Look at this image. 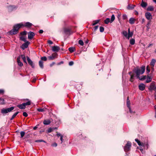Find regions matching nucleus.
I'll return each mask as SVG.
<instances>
[{
  "instance_id": "nucleus-31",
  "label": "nucleus",
  "mask_w": 156,
  "mask_h": 156,
  "mask_svg": "<svg viewBox=\"0 0 156 156\" xmlns=\"http://www.w3.org/2000/svg\"><path fill=\"white\" fill-rule=\"evenodd\" d=\"M110 21V19L109 18H107L104 20L105 23L106 24H108Z\"/></svg>"
},
{
  "instance_id": "nucleus-3",
  "label": "nucleus",
  "mask_w": 156,
  "mask_h": 156,
  "mask_svg": "<svg viewBox=\"0 0 156 156\" xmlns=\"http://www.w3.org/2000/svg\"><path fill=\"white\" fill-rule=\"evenodd\" d=\"M131 146V143L129 141H128L127 143L124 147V151L127 152L130 150V148Z\"/></svg>"
},
{
  "instance_id": "nucleus-19",
  "label": "nucleus",
  "mask_w": 156,
  "mask_h": 156,
  "mask_svg": "<svg viewBox=\"0 0 156 156\" xmlns=\"http://www.w3.org/2000/svg\"><path fill=\"white\" fill-rule=\"evenodd\" d=\"M39 64L40 67L42 69H43L44 67L43 66V62L42 61L40 60L39 61Z\"/></svg>"
},
{
  "instance_id": "nucleus-52",
  "label": "nucleus",
  "mask_w": 156,
  "mask_h": 156,
  "mask_svg": "<svg viewBox=\"0 0 156 156\" xmlns=\"http://www.w3.org/2000/svg\"><path fill=\"white\" fill-rule=\"evenodd\" d=\"M27 34V32L25 31H24L23 32L21 33V34L22 35H26Z\"/></svg>"
},
{
  "instance_id": "nucleus-25",
  "label": "nucleus",
  "mask_w": 156,
  "mask_h": 156,
  "mask_svg": "<svg viewBox=\"0 0 156 156\" xmlns=\"http://www.w3.org/2000/svg\"><path fill=\"white\" fill-rule=\"evenodd\" d=\"M69 51L71 52H73L75 50V48L73 47H70L69 48Z\"/></svg>"
},
{
  "instance_id": "nucleus-17",
  "label": "nucleus",
  "mask_w": 156,
  "mask_h": 156,
  "mask_svg": "<svg viewBox=\"0 0 156 156\" xmlns=\"http://www.w3.org/2000/svg\"><path fill=\"white\" fill-rule=\"evenodd\" d=\"M147 4V3L142 1L141 4V5L143 8L146 7Z\"/></svg>"
},
{
  "instance_id": "nucleus-41",
  "label": "nucleus",
  "mask_w": 156,
  "mask_h": 156,
  "mask_svg": "<svg viewBox=\"0 0 156 156\" xmlns=\"http://www.w3.org/2000/svg\"><path fill=\"white\" fill-rule=\"evenodd\" d=\"M146 71L148 73L150 71V67L149 66H147L146 67Z\"/></svg>"
},
{
  "instance_id": "nucleus-57",
  "label": "nucleus",
  "mask_w": 156,
  "mask_h": 156,
  "mask_svg": "<svg viewBox=\"0 0 156 156\" xmlns=\"http://www.w3.org/2000/svg\"><path fill=\"white\" fill-rule=\"evenodd\" d=\"M98 26H95L94 27V31H95L98 29Z\"/></svg>"
},
{
  "instance_id": "nucleus-27",
  "label": "nucleus",
  "mask_w": 156,
  "mask_h": 156,
  "mask_svg": "<svg viewBox=\"0 0 156 156\" xmlns=\"http://www.w3.org/2000/svg\"><path fill=\"white\" fill-rule=\"evenodd\" d=\"M1 112L3 114H6L8 113L6 109L3 108L1 110Z\"/></svg>"
},
{
  "instance_id": "nucleus-13",
  "label": "nucleus",
  "mask_w": 156,
  "mask_h": 156,
  "mask_svg": "<svg viewBox=\"0 0 156 156\" xmlns=\"http://www.w3.org/2000/svg\"><path fill=\"white\" fill-rule=\"evenodd\" d=\"M51 121L49 119L44 120L43 121V123L45 125H48L50 123Z\"/></svg>"
},
{
  "instance_id": "nucleus-1",
  "label": "nucleus",
  "mask_w": 156,
  "mask_h": 156,
  "mask_svg": "<svg viewBox=\"0 0 156 156\" xmlns=\"http://www.w3.org/2000/svg\"><path fill=\"white\" fill-rule=\"evenodd\" d=\"M32 25V24L29 22H27L24 24L22 23L17 24L14 25L13 29L9 31V33L11 35L15 34L17 33L20 27H26L29 28Z\"/></svg>"
},
{
  "instance_id": "nucleus-53",
  "label": "nucleus",
  "mask_w": 156,
  "mask_h": 156,
  "mask_svg": "<svg viewBox=\"0 0 156 156\" xmlns=\"http://www.w3.org/2000/svg\"><path fill=\"white\" fill-rule=\"evenodd\" d=\"M23 116L25 117H27V116H28V114H27V113L25 112H24L23 113Z\"/></svg>"
},
{
  "instance_id": "nucleus-33",
  "label": "nucleus",
  "mask_w": 156,
  "mask_h": 156,
  "mask_svg": "<svg viewBox=\"0 0 156 156\" xmlns=\"http://www.w3.org/2000/svg\"><path fill=\"white\" fill-rule=\"evenodd\" d=\"M146 78V76H141V77H140V78H138L140 80H145Z\"/></svg>"
},
{
  "instance_id": "nucleus-36",
  "label": "nucleus",
  "mask_w": 156,
  "mask_h": 156,
  "mask_svg": "<svg viewBox=\"0 0 156 156\" xmlns=\"http://www.w3.org/2000/svg\"><path fill=\"white\" fill-rule=\"evenodd\" d=\"M151 23L150 21L146 25V27L147 28V30H148L149 29H150L149 26L150 25Z\"/></svg>"
},
{
  "instance_id": "nucleus-47",
  "label": "nucleus",
  "mask_w": 156,
  "mask_h": 156,
  "mask_svg": "<svg viewBox=\"0 0 156 156\" xmlns=\"http://www.w3.org/2000/svg\"><path fill=\"white\" fill-rule=\"evenodd\" d=\"M52 130L53 129L51 128H50L47 130V131L48 133H50L51 132Z\"/></svg>"
},
{
  "instance_id": "nucleus-12",
  "label": "nucleus",
  "mask_w": 156,
  "mask_h": 156,
  "mask_svg": "<svg viewBox=\"0 0 156 156\" xmlns=\"http://www.w3.org/2000/svg\"><path fill=\"white\" fill-rule=\"evenodd\" d=\"M152 77L151 76H147V80H146V82L147 83H148L151 81Z\"/></svg>"
},
{
  "instance_id": "nucleus-26",
  "label": "nucleus",
  "mask_w": 156,
  "mask_h": 156,
  "mask_svg": "<svg viewBox=\"0 0 156 156\" xmlns=\"http://www.w3.org/2000/svg\"><path fill=\"white\" fill-rule=\"evenodd\" d=\"M134 74H133L132 75H131L130 76V81L131 82H133L134 80Z\"/></svg>"
},
{
  "instance_id": "nucleus-61",
  "label": "nucleus",
  "mask_w": 156,
  "mask_h": 156,
  "mask_svg": "<svg viewBox=\"0 0 156 156\" xmlns=\"http://www.w3.org/2000/svg\"><path fill=\"white\" fill-rule=\"evenodd\" d=\"M43 32V30H41L39 31V33L40 34H42Z\"/></svg>"
},
{
  "instance_id": "nucleus-51",
  "label": "nucleus",
  "mask_w": 156,
  "mask_h": 156,
  "mask_svg": "<svg viewBox=\"0 0 156 156\" xmlns=\"http://www.w3.org/2000/svg\"><path fill=\"white\" fill-rule=\"evenodd\" d=\"M37 110L39 112H43L44 111L43 108H38Z\"/></svg>"
},
{
  "instance_id": "nucleus-29",
  "label": "nucleus",
  "mask_w": 156,
  "mask_h": 156,
  "mask_svg": "<svg viewBox=\"0 0 156 156\" xmlns=\"http://www.w3.org/2000/svg\"><path fill=\"white\" fill-rule=\"evenodd\" d=\"M19 112H18L14 113L12 116V117L10 119V120H12L15 118V117L18 114Z\"/></svg>"
},
{
  "instance_id": "nucleus-34",
  "label": "nucleus",
  "mask_w": 156,
  "mask_h": 156,
  "mask_svg": "<svg viewBox=\"0 0 156 156\" xmlns=\"http://www.w3.org/2000/svg\"><path fill=\"white\" fill-rule=\"evenodd\" d=\"M115 16L113 14L111 16V20L110 21L111 23H112L115 20Z\"/></svg>"
},
{
  "instance_id": "nucleus-39",
  "label": "nucleus",
  "mask_w": 156,
  "mask_h": 156,
  "mask_svg": "<svg viewBox=\"0 0 156 156\" xmlns=\"http://www.w3.org/2000/svg\"><path fill=\"white\" fill-rule=\"evenodd\" d=\"M123 34L125 37H127L128 33L126 31H123Z\"/></svg>"
},
{
  "instance_id": "nucleus-16",
  "label": "nucleus",
  "mask_w": 156,
  "mask_h": 156,
  "mask_svg": "<svg viewBox=\"0 0 156 156\" xmlns=\"http://www.w3.org/2000/svg\"><path fill=\"white\" fill-rule=\"evenodd\" d=\"M8 8L9 11H11L15 8V7L14 6L10 5L8 7Z\"/></svg>"
},
{
  "instance_id": "nucleus-50",
  "label": "nucleus",
  "mask_w": 156,
  "mask_h": 156,
  "mask_svg": "<svg viewBox=\"0 0 156 156\" xmlns=\"http://www.w3.org/2000/svg\"><path fill=\"white\" fill-rule=\"evenodd\" d=\"M127 16L126 14H124L122 15V19L123 20H126L127 19Z\"/></svg>"
},
{
  "instance_id": "nucleus-10",
  "label": "nucleus",
  "mask_w": 156,
  "mask_h": 156,
  "mask_svg": "<svg viewBox=\"0 0 156 156\" xmlns=\"http://www.w3.org/2000/svg\"><path fill=\"white\" fill-rule=\"evenodd\" d=\"M20 56H18L17 58V61L18 65L20 66H23V63L20 61Z\"/></svg>"
},
{
  "instance_id": "nucleus-23",
  "label": "nucleus",
  "mask_w": 156,
  "mask_h": 156,
  "mask_svg": "<svg viewBox=\"0 0 156 156\" xmlns=\"http://www.w3.org/2000/svg\"><path fill=\"white\" fill-rule=\"evenodd\" d=\"M21 57L22 59H23V62L25 63L26 64H27V62L26 61V57H25V56L24 55H21Z\"/></svg>"
},
{
  "instance_id": "nucleus-21",
  "label": "nucleus",
  "mask_w": 156,
  "mask_h": 156,
  "mask_svg": "<svg viewBox=\"0 0 156 156\" xmlns=\"http://www.w3.org/2000/svg\"><path fill=\"white\" fill-rule=\"evenodd\" d=\"M154 10V8L153 6H148L147 8V10L149 11H152Z\"/></svg>"
},
{
  "instance_id": "nucleus-20",
  "label": "nucleus",
  "mask_w": 156,
  "mask_h": 156,
  "mask_svg": "<svg viewBox=\"0 0 156 156\" xmlns=\"http://www.w3.org/2000/svg\"><path fill=\"white\" fill-rule=\"evenodd\" d=\"M147 145L148 144L147 143H141V145L140 146L144 147L145 148H146L147 149Z\"/></svg>"
},
{
  "instance_id": "nucleus-55",
  "label": "nucleus",
  "mask_w": 156,
  "mask_h": 156,
  "mask_svg": "<svg viewBox=\"0 0 156 156\" xmlns=\"http://www.w3.org/2000/svg\"><path fill=\"white\" fill-rule=\"evenodd\" d=\"M56 135L58 137H61V136H62V135L61 134L59 133H58V132H57V134Z\"/></svg>"
},
{
  "instance_id": "nucleus-46",
  "label": "nucleus",
  "mask_w": 156,
  "mask_h": 156,
  "mask_svg": "<svg viewBox=\"0 0 156 156\" xmlns=\"http://www.w3.org/2000/svg\"><path fill=\"white\" fill-rule=\"evenodd\" d=\"M20 133L21 135V138L23 137L24 136L25 134V133L23 131H21Z\"/></svg>"
},
{
  "instance_id": "nucleus-7",
  "label": "nucleus",
  "mask_w": 156,
  "mask_h": 156,
  "mask_svg": "<svg viewBox=\"0 0 156 156\" xmlns=\"http://www.w3.org/2000/svg\"><path fill=\"white\" fill-rule=\"evenodd\" d=\"M27 58L28 63L30 65L32 68H34V65L33 62L31 61V60L30 58L28 57L27 56Z\"/></svg>"
},
{
  "instance_id": "nucleus-37",
  "label": "nucleus",
  "mask_w": 156,
  "mask_h": 156,
  "mask_svg": "<svg viewBox=\"0 0 156 156\" xmlns=\"http://www.w3.org/2000/svg\"><path fill=\"white\" fill-rule=\"evenodd\" d=\"M64 31L66 34H67L68 33L70 32V30L69 29L65 28L64 30Z\"/></svg>"
},
{
  "instance_id": "nucleus-28",
  "label": "nucleus",
  "mask_w": 156,
  "mask_h": 156,
  "mask_svg": "<svg viewBox=\"0 0 156 156\" xmlns=\"http://www.w3.org/2000/svg\"><path fill=\"white\" fill-rule=\"evenodd\" d=\"M135 7V5H129L128 7V8L129 9H132L134 8Z\"/></svg>"
},
{
  "instance_id": "nucleus-64",
  "label": "nucleus",
  "mask_w": 156,
  "mask_h": 156,
  "mask_svg": "<svg viewBox=\"0 0 156 156\" xmlns=\"http://www.w3.org/2000/svg\"><path fill=\"white\" fill-rule=\"evenodd\" d=\"M153 45V44H149L148 46V48H149V47H150L151 46H152Z\"/></svg>"
},
{
  "instance_id": "nucleus-6",
  "label": "nucleus",
  "mask_w": 156,
  "mask_h": 156,
  "mask_svg": "<svg viewBox=\"0 0 156 156\" xmlns=\"http://www.w3.org/2000/svg\"><path fill=\"white\" fill-rule=\"evenodd\" d=\"M146 18L148 20H151L152 19V16L151 14L149 12H147L145 13Z\"/></svg>"
},
{
  "instance_id": "nucleus-63",
  "label": "nucleus",
  "mask_w": 156,
  "mask_h": 156,
  "mask_svg": "<svg viewBox=\"0 0 156 156\" xmlns=\"http://www.w3.org/2000/svg\"><path fill=\"white\" fill-rule=\"evenodd\" d=\"M151 72H152L154 70V66H151Z\"/></svg>"
},
{
  "instance_id": "nucleus-9",
  "label": "nucleus",
  "mask_w": 156,
  "mask_h": 156,
  "mask_svg": "<svg viewBox=\"0 0 156 156\" xmlns=\"http://www.w3.org/2000/svg\"><path fill=\"white\" fill-rule=\"evenodd\" d=\"M29 44V42L28 41L23 44L21 47L22 49L24 50L25 48H27L28 47Z\"/></svg>"
},
{
  "instance_id": "nucleus-8",
  "label": "nucleus",
  "mask_w": 156,
  "mask_h": 156,
  "mask_svg": "<svg viewBox=\"0 0 156 156\" xmlns=\"http://www.w3.org/2000/svg\"><path fill=\"white\" fill-rule=\"evenodd\" d=\"M60 48L58 46H55L52 47V50L54 51L57 52L59 50Z\"/></svg>"
},
{
  "instance_id": "nucleus-32",
  "label": "nucleus",
  "mask_w": 156,
  "mask_h": 156,
  "mask_svg": "<svg viewBox=\"0 0 156 156\" xmlns=\"http://www.w3.org/2000/svg\"><path fill=\"white\" fill-rule=\"evenodd\" d=\"M0 103L2 105L5 104L4 100L3 98H0Z\"/></svg>"
},
{
  "instance_id": "nucleus-42",
  "label": "nucleus",
  "mask_w": 156,
  "mask_h": 156,
  "mask_svg": "<svg viewBox=\"0 0 156 156\" xmlns=\"http://www.w3.org/2000/svg\"><path fill=\"white\" fill-rule=\"evenodd\" d=\"M20 40H21L22 41H26V39L25 37H24L22 36L21 37H20Z\"/></svg>"
},
{
  "instance_id": "nucleus-22",
  "label": "nucleus",
  "mask_w": 156,
  "mask_h": 156,
  "mask_svg": "<svg viewBox=\"0 0 156 156\" xmlns=\"http://www.w3.org/2000/svg\"><path fill=\"white\" fill-rule=\"evenodd\" d=\"M133 34V32L129 33L127 35V38L129 39L130 37H131Z\"/></svg>"
},
{
  "instance_id": "nucleus-30",
  "label": "nucleus",
  "mask_w": 156,
  "mask_h": 156,
  "mask_svg": "<svg viewBox=\"0 0 156 156\" xmlns=\"http://www.w3.org/2000/svg\"><path fill=\"white\" fill-rule=\"evenodd\" d=\"M135 43V40L133 39H132L130 40V43L131 45H133Z\"/></svg>"
},
{
  "instance_id": "nucleus-58",
  "label": "nucleus",
  "mask_w": 156,
  "mask_h": 156,
  "mask_svg": "<svg viewBox=\"0 0 156 156\" xmlns=\"http://www.w3.org/2000/svg\"><path fill=\"white\" fill-rule=\"evenodd\" d=\"M48 43L49 44H53V42L51 40H48Z\"/></svg>"
},
{
  "instance_id": "nucleus-56",
  "label": "nucleus",
  "mask_w": 156,
  "mask_h": 156,
  "mask_svg": "<svg viewBox=\"0 0 156 156\" xmlns=\"http://www.w3.org/2000/svg\"><path fill=\"white\" fill-rule=\"evenodd\" d=\"M73 61L70 62L69 63V65L70 66H72L73 64Z\"/></svg>"
},
{
  "instance_id": "nucleus-49",
  "label": "nucleus",
  "mask_w": 156,
  "mask_h": 156,
  "mask_svg": "<svg viewBox=\"0 0 156 156\" xmlns=\"http://www.w3.org/2000/svg\"><path fill=\"white\" fill-rule=\"evenodd\" d=\"M104 30V28L102 27H100V31L101 32H102Z\"/></svg>"
},
{
  "instance_id": "nucleus-45",
  "label": "nucleus",
  "mask_w": 156,
  "mask_h": 156,
  "mask_svg": "<svg viewBox=\"0 0 156 156\" xmlns=\"http://www.w3.org/2000/svg\"><path fill=\"white\" fill-rule=\"evenodd\" d=\"M137 142V143H138V144L140 146L141 145V143L138 140V139H136L135 140Z\"/></svg>"
},
{
  "instance_id": "nucleus-59",
  "label": "nucleus",
  "mask_w": 156,
  "mask_h": 156,
  "mask_svg": "<svg viewBox=\"0 0 156 156\" xmlns=\"http://www.w3.org/2000/svg\"><path fill=\"white\" fill-rule=\"evenodd\" d=\"M4 92V90H3L0 89V94H3Z\"/></svg>"
},
{
  "instance_id": "nucleus-38",
  "label": "nucleus",
  "mask_w": 156,
  "mask_h": 156,
  "mask_svg": "<svg viewBox=\"0 0 156 156\" xmlns=\"http://www.w3.org/2000/svg\"><path fill=\"white\" fill-rule=\"evenodd\" d=\"M99 21V20H97L93 22V25L94 26L97 24Z\"/></svg>"
},
{
  "instance_id": "nucleus-4",
  "label": "nucleus",
  "mask_w": 156,
  "mask_h": 156,
  "mask_svg": "<svg viewBox=\"0 0 156 156\" xmlns=\"http://www.w3.org/2000/svg\"><path fill=\"white\" fill-rule=\"evenodd\" d=\"M155 82H153L150 84L149 89L150 90H154L155 89Z\"/></svg>"
},
{
  "instance_id": "nucleus-15",
  "label": "nucleus",
  "mask_w": 156,
  "mask_h": 156,
  "mask_svg": "<svg viewBox=\"0 0 156 156\" xmlns=\"http://www.w3.org/2000/svg\"><path fill=\"white\" fill-rule=\"evenodd\" d=\"M17 107L21 109H24L26 108L23 103L21 105H18Z\"/></svg>"
},
{
  "instance_id": "nucleus-54",
  "label": "nucleus",
  "mask_w": 156,
  "mask_h": 156,
  "mask_svg": "<svg viewBox=\"0 0 156 156\" xmlns=\"http://www.w3.org/2000/svg\"><path fill=\"white\" fill-rule=\"evenodd\" d=\"M57 145V143H55L51 144V146L54 147H56Z\"/></svg>"
},
{
  "instance_id": "nucleus-48",
  "label": "nucleus",
  "mask_w": 156,
  "mask_h": 156,
  "mask_svg": "<svg viewBox=\"0 0 156 156\" xmlns=\"http://www.w3.org/2000/svg\"><path fill=\"white\" fill-rule=\"evenodd\" d=\"M41 60H43L44 61H46L47 60V58L45 56L42 57L41 58Z\"/></svg>"
},
{
  "instance_id": "nucleus-14",
  "label": "nucleus",
  "mask_w": 156,
  "mask_h": 156,
  "mask_svg": "<svg viewBox=\"0 0 156 156\" xmlns=\"http://www.w3.org/2000/svg\"><path fill=\"white\" fill-rule=\"evenodd\" d=\"M135 21V19L134 18H131L129 20V22L130 24H133L134 23Z\"/></svg>"
},
{
  "instance_id": "nucleus-62",
  "label": "nucleus",
  "mask_w": 156,
  "mask_h": 156,
  "mask_svg": "<svg viewBox=\"0 0 156 156\" xmlns=\"http://www.w3.org/2000/svg\"><path fill=\"white\" fill-rule=\"evenodd\" d=\"M49 58H50V59H53L54 58V57H53V56H49Z\"/></svg>"
},
{
  "instance_id": "nucleus-2",
  "label": "nucleus",
  "mask_w": 156,
  "mask_h": 156,
  "mask_svg": "<svg viewBox=\"0 0 156 156\" xmlns=\"http://www.w3.org/2000/svg\"><path fill=\"white\" fill-rule=\"evenodd\" d=\"M145 66H143L140 68H137L135 69V73L136 74L137 78H140V75L142 74L145 72Z\"/></svg>"
},
{
  "instance_id": "nucleus-35",
  "label": "nucleus",
  "mask_w": 156,
  "mask_h": 156,
  "mask_svg": "<svg viewBox=\"0 0 156 156\" xmlns=\"http://www.w3.org/2000/svg\"><path fill=\"white\" fill-rule=\"evenodd\" d=\"M26 107V105H29L31 104V102L30 101H28V102L26 103H23Z\"/></svg>"
},
{
  "instance_id": "nucleus-11",
  "label": "nucleus",
  "mask_w": 156,
  "mask_h": 156,
  "mask_svg": "<svg viewBox=\"0 0 156 156\" xmlns=\"http://www.w3.org/2000/svg\"><path fill=\"white\" fill-rule=\"evenodd\" d=\"M139 89L141 90H143L145 88V85L143 83H140L139 86Z\"/></svg>"
},
{
  "instance_id": "nucleus-18",
  "label": "nucleus",
  "mask_w": 156,
  "mask_h": 156,
  "mask_svg": "<svg viewBox=\"0 0 156 156\" xmlns=\"http://www.w3.org/2000/svg\"><path fill=\"white\" fill-rule=\"evenodd\" d=\"M156 62V60L154 59H152L150 63L151 66H154V65Z\"/></svg>"
},
{
  "instance_id": "nucleus-43",
  "label": "nucleus",
  "mask_w": 156,
  "mask_h": 156,
  "mask_svg": "<svg viewBox=\"0 0 156 156\" xmlns=\"http://www.w3.org/2000/svg\"><path fill=\"white\" fill-rule=\"evenodd\" d=\"M79 44H80V45H82V46L84 44L83 41L82 40H80L79 41Z\"/></svg>"
},
{
  "instance_id": "nucleus-40",
  "label": "nucleus",
  "mask_w": 156,
  "mask_h": 156,
  "mask_svg": "<svg viewBox=\"0 0 156 156\" xmlns=\"http://www.w3.org/2000/svg\"><path fill=\"white\" fill-rule=\"evenodd\" d=\"M130 103L129 102V98L128 97L127 99V106L129 107L130 106Z\"/></svg>"
},
{
  "instance_id": "nucleus-24",
  "label": "nucleus",
  "mask_w": 156,
  "mask_h": 156,
  "mask_svg": "<svg viewBox=\"0 0 156 156\" xmlns=\"http://www.w3.org/2000/svg\"><path fill=\"white\" fill-rule=\"evenodd\" d=\"M14 109V107H11L10 108H8L6 109L8 113L9 112H11L12 110H13Z\"/></svg>"
},
{
  "instance_id": "nucleus-60",
  "label": "nucleus",
  "mask_w": 156,
  "mask_h": 156,
  "mask_svg": "<svg viewBox=\"0 0 156 156\" xmlns=\"http://www.w3.org/2000/svg\"><path fill=\"white\" fill-rule=\"evenodd\" d=\"M60 140L61 141V143H62L63 142V136H61V137H60Z\"/></svg>"
},
{
  "instance_id": "nucleus-5",
  "label": "nucleus",
  "mask_w": 156,
  "mask_h": 156,
  "mask_svg": "<svg viewBox=\"0 0 156 156\" xmlns=\"http://www.w3.org/2000/svg\"><path fill=\"white\" fill-rule=\"evenodd\" d=\"M35 36V34L32 32H30L28 33V38L30 39H32Z\"/></svg>"
},
{
  "instance_id": "nucleus-44",
  "label": "nucleus",
  "mask_w": 156,
  "mask_h": 156,
  "mask_svg": "<svg viewBox=\"0 0 156 156\" xmlns=\"http://www.w3.org/2000/svg\"><path fill=\"white\" fill-rule=\"evenodd\" d=\"M35 142H44V143H46V142L42 140H36L35 141Z\"/></svg>"
}]
</instances>
